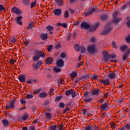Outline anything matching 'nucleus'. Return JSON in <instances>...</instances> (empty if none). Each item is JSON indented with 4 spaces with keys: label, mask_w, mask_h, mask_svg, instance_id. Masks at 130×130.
Listing matches in <instances>:
<instances>
[{
    "label": "nucleus",
    "mask_w": 130,
    "mask_h": 130,
    "mask_svg": "<svg viewBox=\"0 0 130 130\" xmlns=\"http://www.w3.org/2000/svg\"><path fill=\"white\" fill-rule=\"evenodd\" d=\"M92 94L93 96H97V95H98V87L96 88H95V87H92Z\"/></svg>",
    "instance_id": "a211bd4d"
},
{
    "label": "nucleus",
    "mask_w": 130,
    "mask_h": 130,
    "mask_svg": "<svg viewBox=\"0 0 130 130\" xmlns=\"http://www.w3.org/2000/svg\"><path fill=\"white\" fill-rule=\"evenodd\" d=\"M10 63V64H14L15 63V62H17V60H15V59H11L10 61H9Z\"/></svg>",
    "instance_id": "4d7b16f0"
},
{
    "label": "nucleus",
    "mask_w": 130,
    "mask_h": 130,
    "mask_svg": "<svg viewBox=\"0 0 130 130\" xmlns=\"http://www.w3.org/2000/svg\"><path fill=\"white\" fill-rule=\"evenodd\" d=\"M41 91V89L39 88L36 90H34L32 92L33 95H37V94H39Z\"/></svg>",
    "instance_id": "7c9ffc66"
},
{
    "label": "nucleus",
    "mask_w": 130,
    "mask_h": 130,
    "mask_svg": "<svg viewBox=\"0 0 130 130\" xmlns=\"http://www.w3.org/2000/svg\"><path fill=\"white\" fill-rule=\"evenodd\" d=\"M97 11V7H94L93 8H91L90 10L88 11H87L84 13V15L85 17H88V16H90V15H92L93 13H95Z\"/></svg>",
    "instance_id": "423d86ee"
},
{
    "label": "nucleus",
    "mask_w": 130,
    "mask_h": 130,
    "mask_svg": "<svg viewBox=\"0 0 130 130\" xmlns=\"http://www.w3.org/2000/svg\"><path fill=\"white\" fill-rule=\"evenodd\" d=\"M56 2L57 4H58V6H59V7L63 5V3H62L61 0H56Z\"/></svg>",
    "instance_id": "a19ab883"
},
{
    "label": "nucleus",
    "mask_w": 130,
    "mask_h": 130,
    "mask_svg": "<svg viewBox=\"0 0 130 130\" xmlns=\"http://www.w3.org/2000/svg\"><path fill=\"white\" fill-rule=\"evenodd\" d=\"M63 64H64V62L62 59H60L56 62V66L58 68H61V67H63Z\"/></svg>",
    "instance_id": "4468645a"
},
{
    "label": "nucleus",
    "mask_w": 130,
    "mask_h": 130,
    "mask_svg": "<svg viewBox=\"0 0 130 130\" xmlns=\"http://www.w3.org/2000/svg\"><path fill=\"white\" fill-rule=\"evenodd\" d=\"M40 38L42 40H45L46 41L47 39H48V36H47V34H42L40 35Z\"/></svg>",
    "instance_id": "f3484780"
},
{
    "label": "nucleus",
    "mask_w": 130,
    "mask_h": 130,
    "mask_svg": "<svg viewBox=\"0 0 130 130\" xmlns=\"http://www.w3.org/2000/svg\"><path fill=\"white\" fill-rule=\"evenodd\" d=\"M22 19L23 16H17L15 18V21L17 22L18 25H19V26H22V25H23V21H22Z\"/></svg>",
    "instance_id": "6e6552de"
},
{
    "label": "nucleus",
    "mask_w": 130,
    "mask_h": 130,
    "mask_svg": "<svg viewBox=\"0 0 130 130\" xmlns=\"http://www.w3.org/2000/svg\"><path fill=\"white\" fill-rule=\"evenodd\" d=\"M80 49H81V53H86V50H87V49H86V47H85L83 46H81L80 47Z\"/></svg>",
    "instance_id": "c85d7f7f"
},
{
    "label": "nucleus",
    "mask_w": 130,
    "mask_h": 130,
    "mask_svg": "<svg viewBox=\"0 0 130 130\" xmlns=\"http://www.w3.org/2000/svg\"><path fill=\"white\" fill-rule=\"evenodd\" d=\"M82 111V114L83 115H88L89 114V110L87 109L84 108L81 110Z\"/></svg>",
    "instance_id": "6ab92c4d"
},
{
    "label": "nucleus",
    "mask_w": 130,
    "mask_h": 130,
    "mask_svg": "<svg viewBox=\"0 0 130 130\" xmlns=\"http://www.w3.org/2000/svg\"><path fill=\"white\" fill-rule=\"evenodd\" d=\"M58 130H65L63 129V124L59 125Z\"/></svg>",
    "instance_id": "864d4df0"
},
{
    "label": "nucleus",
    "mask_w": 130,
    "mask_h": 130,
    "mask_svg": "<svg viewBox=\"0 0 130 130\" xmlns=\"http://www.w3.org/2000/svg\"><path fill=\"white\" fill-rule=\"evenodd\" d=\"M33 25H34V23L33 21H30L28 24V29H32V28H33Z\"/></svg>",
    "instance_id": "c03bdc74"
},
{
    "label": "nucleus",
    "mask_w": 130,
    "mask_h": 130,
    "mask_svg": "<svg viewBox=\"0 0 130 130\" xmlns=\"http://www.w3.org/2000/svg\"><path fill=\"white\" fill-rule=\"evenodd\" d=\"M28 117H29V115L27 114H25L22 117V120H27L28 119Z\"/></svg>",
    "instance_id": "72a5a7b5"
},
{
    "label": "nucleus",
    "mask_w": 130,
    "mask_h": 130,
    "mask_svg": "<svg viewBox=\"0 0 130 130\" xmlns=\"http://www.w3.org/2000/svg\"><path fill=\"white\" fill-rule=\"evenodd\" d=\"M90 40L91 42H96V39L94 37H91Z\"/></svg>",
    "instance_id": "e2e57ef3"
},
{
    "label": "nucleus",
    "mask_w": 130,
    "mask_h": 130,
    "mask_svg": "<svg viewBox=\"0 0 130 130\" xmlns=\"http://www.w3.org/2000/svg\"><path fill=\"white\" fill-rule=\"evenodd\" d=\"M126 26L128 28H130V20L127 21Z\"/></svg>",
    "instance_id": "338daca9"
},
{
    "label": "nucleus",
    "mask_w": 130,
    "mask_h": 130,
    "mask_svg": "<svg viewBox=\"0 0 130 130\" xmlns=\"http://www.w3.org/2000/svg\"><path fill=\"white\" fill-rule=\"evenodd\" d=\"M2 122L4 126H8L9 125L10 122H9V120L7 119H4L2 120Z\"/></svg>",
    "instance_id": "5701e85b"
},
{
    "label": "nucleus",
    "mask_w": 130,
    "mask_h": 130,
    "mask_svg": "<svg viewBox=\"0 0 130 130\" xmlns=\"http://www.w3.org/2000/svg\"><path fill=\"white\" fill-rule=\"evenodd\" d=\"M110 30H111V28H108L105 29L104 33H105V34H108L109 33V32L110 31Z\"/></svg>",
    "instance_id": "79ce46f5"
},
{
    "label": "nucleus",
    "mask_w": 130,
    "mask_h": 130,
    "mask_svg": "<svg viewBox=\"0 0 130 130\" xmlns=\"http://www.w3.org/2000/svg\"><path fill=\"white\" fill-rule=\"evenodd\" d=\"M111 126L112 128H115V126H116V124L115 123H111Z\"/></svg>",
    "instance_id": "052dcab7"
},
{
    "label": "nucleus",
    "mask_w": 130,
    "mask_h": 130,
    "mask_svg": "<svg viewBox=\"0 0 130 130\" xmlns=\"http://www.w3.org/2000/svg\"><path fill=\"white\" fill-rule=\"evenodd\" d=\"M33 97H34V96L32 94H27L25 96V98H26V99H32Z\"/></svg>",
    "instance_id": "a18cd8bd"
},
{
    "label": "nucleus",
    "mask_w": 130,
    "mask_h": 130,
    "mask_svg": "<svg viewBox=\"0 0 130 130\" xmlns=\"http://www.w3.org/2000/svg\"><path fill=\"white\" fill-rule=\"evenodd\" d=\"M103 56L104 58L105 61H107L108 60H110L111 61V59H114L115 58H117V55L115 54V53H112V54H109L108 51H104L103 52Z\"/></svg>",
    "instance_id": "f03ea898"
},
{
    "label": "nucleus",
    "mask_w": 130,
    "mask_h": 130,
    "mask_svg": "<svg viewBox=\"0 0 130 130\" xmlns=\"http://www.w3.org/2000/svg\"><path fill=\"white\" fill-rule=\"evenodd\" d=\"M29 130H35V126H30L29 128Z\"/></svg>",
    "instance_id": "774afa93"
},
{
    "label": "nucleus",
    "mask_w": 130,
    "mask_h": 130,
    "mask_svg": "<svg viewBox=\"0 0 130 130\" xmlns=\"http://www.w3.org/2000/svg\"><path fill=\"white\" fill-rule=\"evenodd\" d=\"M64 18L65 19H68L69 18V11L66 10L64 13Z\"/></svg>",
    "instance_id": "4c0bfd02"
},
{
    "label": "nucleus",
    "mask_w": 130,
    "mask_h": 130,
    "mask_svg": "<svg viewBox=\"0 0 130 130\" xmlns=\"http://www.w3.org/2000/svg\"><path fill=\"white\" fill-rule=\"evenodd\" d=\"M87 79H88V75H87V74L83 75L81 77V80H82V81H85V80H86Z\"/></svg>",
    "instance_id": "473e14b6"
},
{
    "label": "nucleus",
    "mask_w": 130,
    "mask_h": 130,
    "mask_svg": "<svg viewBox=\"0 0 130 130\" xmlns=\"http://www.w3.org/2000/svg\"><path fill=\"white\" fill-rule=\"evenodd\" d=\"M107 18H108V16H107V15H102L101 19L103 21H105V20H107Z\"/></svg>",
    "instance_id": "ea45409f"
},
{
    "label": "nucleus",
    "mask_w": 130,
    "mask_h": 130,
    "mask_svg": "<svg viewBox=\"0 0 130 130\" xmlns=\"http://www.w3.org/2000/svg\"><path fill=\"white\" fill-rule=\"evenodd\" d=\"M69 11L70 12L71 14L73 15V14L75 13V10L72 9V8H69Z\"/></svg>",
    "instance_id": "0e129e2a"
},
{
    "label": "nucleus",
    "mask_w": 130,
    "mask_h": 130,
    "mask_svg": "<svg viewBox=\"0 0 130 130\" xmlns=\"http://www.w3.org/2000/svg\"><path fill=\"white\" fill-rule=\"evenodd\" d=\"M16 41H17V40L14 37H12L10 39V43H16Z\"/></svg>",
    "instance_id": "49530a36"
},
{
    "label": "nucleus",
    "mask_w": 130,
    "mask_h": 130,
    "mask_svg": "<svg viewBox=\"0 0 130 130\" xmlns=\"http://www.w3.org/2000/svg\"><path fill=\"white\" fill-rule=\"evenodd\" d=\"M46 28L47 30L49 31L50 32L51 31H53L54 30V27L51 26V25H48L47 26Z\"/></svg>",
    "instance_id": "a878e982"
},
{
    "label": "nucleus",
    "mask_w": 130,
    "mask_h": 130,
    "mask_svg": "<svg viewBox=\"0 0 130 130\" xmlns=\"http://www.w3.org/2000/svg\"><path fill=\"white\" fill-rule=\"evenodd\" d=\"M89 94H90V91H86L84 93V97L85 98H89Z\"/></svg>",
    "instance_id": "e433bc0d"
},
{
    "label": "nucleus",
    "mask_w": 130,
    "mask_h": 130,
    "mask_svg": "<svg viewBox=\"0 0 130 130\" xmlns=\"http://www.w3.org/2000/svg\"><path fill=\"white\" fill-rule=\"evenodd\" d=\"M105 100H104V98L102 96H100L99 98V103L102 104L103 102H104Z\"/></svg>",
    "instance_id": "c756f323"
},
{
    "label": "nucleus",
    "mask_w": 130,
    "mask_h": 130,
    "mask_svg": "<svg viewBox=\"0 0 130 130\" xmlns=\"http://www.w3.org/2000/svg\"><path fill=\"white\" fill-rule=\"evenodd\" d=\"M18 80L19 82L21 83H25V82H26V77L24 74H20V76H18Z\"/></svg>",
    "instance_id": "ddd939ff"
},
{
    "label": "nucleus",
    "mask_w": 130,
    "mask_h": 130,
    "mask_svg": "<svg viewBox=\"0 0 130 130\" xmlns=\"http://www.w3.org/2000/svg\"><path fill=\"white\" fill-rule=\"evenodd\" d=\"M59 105L60 108H64V106H65L64 103L62 102L60 103Z\"/></svg>",
    "instance_id": "bf43d9fd"
},
{
    "label": "nucleus",
    "mask_w": 130,
    "mask_h": 130,
    "mask_svg": "<svg viewBox=\"0 0 130 130\" xmlns=\"http://www.w3.org/2000/svg\"><path fill=\"white\" fill-rule=\"evenodd\" d=\"M125 40L127 43H130V35H127L125 38Z\"/></svg>",
    "instance_id": "37998d69"
},
{
    "label": "nucleus",
    "mask_w": 130,
    "mask_h": 130,
    "mask_svg": "<svg viewBox=\"0 0 130 130\" xmlns=\"http://www.w3.org/2000/svg\"><path fill=\"white\" fill-rule=\"evenodd\" d=\"M60 99H61V97L60 96H56L55 100V101H60Z\"/></svg>",
    "instance_id": "69168bd1"
},
{
    "label": "nucleus",
    "mask_w": 130,
    "mask_h": 130,
    "mask_svg": "<svg viewBox=\"0 0 130 130\" xmlns=\"http://www.w3.org/2000/svg\"><path fill=\"white\" fill-rule=\"evenodd\" d=\"M40 98H46L47 96V93L46 92H41L39 95Z\"/></svg>",
    "instance_id": "aec40b11"
},
{
    "label": "nucleus",
    "mask_w": 130,
    "mask_h": 130,
    "mask_svg": "<svg viewBox=\"0 0 130 130\" xmlns=\"http://www.w3.org/2000/svg\"><path fill=\"white\" fill-rule=\"evenodd\" d=\"M74 48L76 50V51H80V46L79 44H76L74 45Z\"/></svg>",
    "instance_id": "c9c22d12"
},
{
    "label": "nucleus",
    "mask_w": 130,
    "mask_h": 130,
    "mask_svg": "<svg viewBox=\"0 0 130 130\" xmlns=\"http://www.w3.org/2000/svg\"><path fill=\"white\" fill-rule=\"evenodd\" d=\"M77 76H78V74H77V72L74 71L70 74L71 79H74V78H76Z\"/></svg>",
    "instance_id": "412c9836"
},
{
    "label": "nucleus",
    "mask_w": 130,
    "mask_h": 130,
    "mask_svg": "<svg viewBox=\"0 0 130 130\" xmlns=\"http://www.w3.org/2000/svg\"><path fill=\"white\" fill-rule=\"evenodd\" d=\"M74 92V90L73 89H69L68 90H67L66 92V95L67 96H70V95H72V93Z\"/></svg>",
    "instance_id": "bb28decb"
},
{
    "label": "nucleus",
    "mask_w": 130,
    "mask_h": 130,
    "mask_svg": "<svg viewBox=\"0 0 130 130\" xmlns=\"http://www.w3.org/2000/svg\"><path fill=\"white\" fill-rule=\"evenodd\" d=\"M93 128H94L93 127H92V125L89 124L88 126H87L85 128V130H92Z\"/></svg>",
    "instance_id": "de8ad7c7"
},
{
    "label": "nucleus",
    "mask_w": 130,
    "mask_h": 130,
    "mask_svg": "<svg viewBox=\"0 0 130 130\" xmlns=\"http://www.w3.org/2000/svg\"><path fill=\"white\" fill-rule=\"evenodd\" d=\"M115 73L113 72L112 73H110L108 77L110 79H115Z\"/></svg>",
    "instance_id": "cd10ccee"
},
{
    "label": "nucleus",
    "mask_w": 130,
    "mask_h": 130,
    "mask_svg": "<svg viewBox=\"0 0 130 130\" xmlns=\"http://www.w3.org/2000/svg\"><path fill=\"white\" fill-rule=\"evenodd\" d=\"M92 80H94V81L98 79V76L97 75L93 74L91 77Z\"/></svg>",
    "instance_id": "3c124183"
},
{
    "label": "nucleus",
    "mask_w": 130,
    "mask_h": 130,
    "mask_svg": "<svg viewBox=\"0 0 130 130\" xmlns=\"http://www.w3.org/2000/svg\"><path fill=\"white\" fill-rule=\"evenodd\" d=\"M54 72H55V73H59L60 72H61V69H58V68H55L54 69Z\"/></svg>",
    "instance_id": "5fc2aeb1"
},
{
    "label": "nucleus",
    "mask_w": 130,
    "mask_h": 130,
    "mask_svg": "<svg viewBox=\"0 0 130 130\" xmlns=\"http://www.w3.org/2000/svg\"><path fill=\"white\" fill-rule=\"evenodd\" d=\"M64 80L62 78H60L58 80V84L59 85H61L62 84V82H63Z\"/></svg>",
    "instance_id": "6e6d98bb"
},
{
    "label": "nucleus",
    "mask_w": 130,
    "mask_h": 130,
    "mask_svg": "<svg viewBox=\"0 0 130 130\" xmlns=\"http://www.w3.org/2000/svg\"><path fill=\"white\" fill-rule=\"evenodd\" d=\"M36 4H37L36 0H35L34 2H32L30 4V8H31V9H32V8H34V7H36Z\"/></svg>",
    "instance_id": "f704fd0d"
},
{
    "label": "nucleus",
    "mask_w": 130,
    "mask_h": 130,
    "mask_svg": "<svg viewBox=\"0 0 130 130\" xmlns=\"http://www.w3.org/2000/svg\"><path fill=\"white\" fill-rule=\"evenodd\" d=\"M51 49H52V45H49L48 47V51L50 52V51H51Z\"/></svg>",
    "instance_id": "13d9d810"
},
{
    "label": "nucleus",
    "mask_w": 130,
    "mask_h": 130,
    "mask_svg": "<svg viewBox=\"0 0 130 130\" xmlns=\"http://www.w3.org/2000/svg\"><path fill=\"white\" fill-rule=\"evenodd\" d=\"M29 43H30V41H26L24 42L23 44H24V45H25V46L27 47V46H28V45H29Z\"/></svg>",
    "instance_id": "680f3d73"
},
{
    "label": "nucleus",
    "mask_w": 130,
    "mask_h": 130,
    "mask_svg": "<svg viewBox=\"0 0 130 130\" xmlns=\"http://www.w3.org/2000/svg\"><path fill=\"white\" fill-rule=\"evenodd\" d=\"M6 7L3 4H0V12H6Z\"/></svg>",
    "instance_id": "2f4dec72"
},
{
    "label": "nucleus",
    "mask_w": 130,
    "mask_h": 130,
    "mask_svg": "<svg viewBox=\"0 0 130 130\" xmlns=\"http://www.w3.org/2000/svg\"><path fill=\"white\" fill-rule=\"evenodd\" d=\"M60 57H61V58H66V57H67V53H61L60 55Z\"/></svg>",
    "instance_id": "09e8293b"
},
{
    "label": "nucleus",
    "mask_w": 130,
    "mask_h": 130,
    "mask_svg": "<svg viewBox=\"0 0 130 130\" xmlns=\"http://www.w3.org/2000/svg\"><path fill=\"white\" fill-rule=\"evenodd\" d=\"M45 115L46 116L47 119H51V117H52V115L50 113L46 112Z\"/></svg>",
    "instance_id": "393cba45"
},
{
    "label": "nucleus",
    "mask_w": 130,
    "mask_h": 130,
    "mask_svg": "<svg viewBox=\"0 0 130 130\" xmlns=\"http://www.w3.org/2000/svg\"><path fill=\"white\" fill-rule=\"evenodd\" d=\"M112 45L113 46V48H114V49H117V46H116V43L115 41H113L112 42Z\"/></svg>",
    "instance_id": "58836bf2"
},
{
    "label": "nucleus",
    "mask_w": 130,
    "mask_h": 130,
    "mask_svg": "<svg viewBox=\"0 0 130 130\" xmlns=\"http://www.w3.org/2000/svg\"><path fill=\"white\" fill-rule=\"evenodd\" d=\"M109 105H110L109 103L105 102L103 105H101V106L100 108V109H101L102 111L108 110V109H109Z\"/></svg>",
    "instance_id": "0eeeda50"
},
{
    "label": "nucleus",
    "mask_w": 130,
    "mask_h": 130,
    "mask_svg": "<svg viewBox=\"0 0 130 130\" xmlns=\"http://www.w3.org/2000/svg\"><path fill=\"white\" fill-rule=\"evenodd\" d=\"M100 82L102 84H104L106 86L110 85V79L107 78L106 79H101Z\"/></svg>",
    "instance_id": "9d476101"
},
{
    "label": "nucleus",
    "mask_w": 130,
    "mask_h": 130,
    "mask_svg": "<svg viewBox=\"0 0 130 130\" xmlns=\"http://www.w3.org/2000/svg\"><path fill=\"white\" fill-rule=\"evenodd\" d=\"M15 105H16V100L13 99L10 102H7L6 106V109L7 110L9 109H15Z\"/></svg>",
    "instance_id": "20e7f679"
},
{
    "label": "nucleus",
    "mask_w": 130,
    "mask_h": 130,
    "mask_svg": "<svg viewBox=\"0 0 130 130\" xmlns=\"http://www.w3.org/2000/svg\"><path fill=\"white\" fill-rule=\"evenodd\" d=\"M127 50H129V48H128V46L126 45L121 46L120 47V51L121 52H125V51H127Z\"/></svg>",
    "instance_id": "f8f14e48"
},
{
    "label": "nucleus",
    "mask_w": 130,
    "mask_h": 130,
    "mask_svg": "<svg viewBox=\"0 0 130 130\" xmlns=\"http://www.w3.org/2000/svg\"><path fill=\"white\" fill-rule=\"evenodd\" d=\"M50 130H56V125H51L50 126Z\"/></svg>",
    "instance_id": "603ef678"
},
{
    "label": "nucleus",
    "mask_w": 130,
    "mask_h": 130,
    "mask_svg": "<svg viewBox=\"0 0 130 130\" xmlns=\"http://www.w3.org/2000/svg\"><path fill=\"white\" fill-rule=\"evenodd\" d=\"M52 62H53V58L51 57H48L46 58L45 63H46V64H51Z\"/></svg>",
    "instance_id": "9b49d317"
},
{
    "label": "nucleus",
    "mask_w": 130,
    "mask_h": 130,
    "mask_svg": "<svg viewBox=\"0 0 130 130\" xmlns=\"http://www.w3.org/2000/svg\"><path fill=\"white\" fill-rule=\"evenodd\" d=\"M129 55V50H127L124 54L122 56L123 60H125L128 58V56Z\"/></svg>",
    "instance_id": "dca6fc26"
},
{
    "label": "nucleus",
    "mask_w": 130,
    "mask_h": 130,
    "mask_svg": "<svg viewBox=\"0 0 130 130\" xmlns=\"http://www.w3.org/2000/svg\"><path fill=\"white\" fill-rule=\"evenodd\" d=\"M45 55H46V53L41 51V50L36 49L34 51L32 61H37L36 64H32V68L34 70H38L42 66V61L39 60V59H40V57H44Z\"/></svg>",
    "instance_id": "f257e3e1"
},
{
    "label": "nucleus",
    "mask_w": 130,
    "mask_h": 130,
    "mask_svg": "<svg viewBox=\"0 0 130 130\" xmlns=\"http://www.w3.org/2000/svg\"><path fill=\"white\" fill-rule=\"evenodd\" d=\"M71 95L73 99L78 96V94H77V92H76V91H73L72 93H71Z\"/></svg>",
    "instance_id": "8fccbe9b"
},
{
    "label": "nucleus",
    "mask_w": 130,
    "mask_h": 130,
    "mask_svg": "<svg viewBox=\"0 0 130 130\" xmlns=\"http://www.w3.org/2000/svg\"><path fill=\"white\" fill-rule=\"evenodd\" d=\"M53 13L55 16H60L61 15V9H56L53 10Z\"/></svg>",
    "instance_id": "2eb2a0df"
},
{
    "label": "nucleus",
    "mask_w": 130,
    "mask_h": 130,
    "mask_svg": "<svg viewBox=\"0 0 130 130\" xmlns=\"http://www.w3.org/2000/svg\"><path fill=\"white\" fill-rule=\"evenodd\" d=\"M81 27L82 30H89L91 28V26L88 22L83 21L81 23Z\"/></svg>",
    "instance_id": "39448f33"
},
{
    "label": "nucleus",
    "mask_w": 130,
    "mask_h": 130,
    "mask_svg": "<svg viewBox=\"0 0 130 130\" xmlns=\"http://www.w3.org/2000/svg\"><path fill=\"white\" fill-rule=\"evenodd\" d=\"M93 101V98L91 97L89 98H85L84 99V102H86V103H90L91 101Z\"/></svg>",
    "instance_id": "4be33fe9"
},
{
    "label": "nucleus",
    "mask_w": 130,
    "mask_h": 130,
    "mask_svg": "<svg viewBox=\"0 0 130 130\" xmlns=\"http://www.w3.org/2000/svg\"><path fill=\"white\" fill-rule=\"evenodd\" d=\"M11 11L12 13H14V14H16L17 15H21V14H22V12L20 11L19 8H16L15 7H14L12 9Z\"/></svg>",
    "instance_id": "1a4fd4ad"
},
{
    "label": "nucleus",
    "mask_w": 130,
    "mask_h": 130,
    "mask_svg": "<svg viewBox=\"0 0 130 130\" xmlns=\"http://www.w3.org/2000/svg\"><path fill=\"white\" fill-rule=\"evenodd\" d=\"M22 3L24 5V6L28 7V6L30 5V0H23Z\"/></svg>",
    "instance_id": "b1692460"
},
{
    "label": "nucleus",
    "mask_w": 130,
    "mask_h": 130,
    "mask_svg": "<svg viewBox=\"0 0 130 130\" xmlns=\"http://www.w3.org/2000/svg\"><path fill=\"white\" fill-rule=\"evenodd\" d=\"M87 51L89 54H94V53H96L98 51L97 49V46L93 44H91L87 47Z\"/></svg>",
    "instance_id": "7ed1b4c3"
}]
</instances>
